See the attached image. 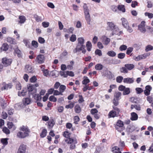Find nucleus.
I'll return each instance as SVG.
<instances>
[{"instance_id": "20e7f679", "label": "nucleus", "mask_w": 153, "mask_h": 153, "mask_svg": "<svg viewBox=\"0 0 153 153\" xmlns=\"http://www.w3.org/2000/svg\"><path fill=\"white\" fill-rule=\"evenodd\" d=\"M35 62L37 63L41 64L44 62L45 61V56L44 55L39 54L37 56L35 60Z\"/></svg>"}, {"instance_id": "052dcab7", "label": "nucleus", "mask_w": 153, "mask_h": 153, "mask_svg": "<svg viewBox=\"0 0 153 153\" xmlns=\"http://www.w3.org/2000/svg\"><path fill=\"white\" fill-rule=\"evenodd\" d=\"M54 124V122L53 120H50L48 122V125L50 128H52Z\"/></svg>"}, {"instance_id": "5fc2aeb1", "label": "nucleus", "mask_w": 153, "mask_h": 153, "mask_svg": "<svg viewBox=\"0 0 153 153\" xmlns=\"http://www.w3.org/2000/svg\"><path fill=\"white\" fill-rule=\"evenodd\" d=\"M127 49V46L125 45H122L120 47L119 49L121 51H125Z\"/></svg>"}, {"instance_id": "09e8293b", "label": "nucleus", "mask_w": 153, "mask_h": 153, "mask_svg": "<svg viewBox=\"0 0 153 153\" xmlns=\"http://www.w3.org/2000/svg\"><path fill=\"white\" fill-rule=\"evenodd\" d=\"M125 56V54L123 53H120L118 54V58L120 59H123Z\"/></svg>"}, {"instance_id": "8fccbe9b", "label": "nucleus", "mask_w": 153, "mask_h": 153, "mask_svg": "<svg viewBox=\"0 0 153 153\" xmlns=\"http://www.w3.org/2000/svg\"><path fill=\"white\" fill-rule=\"evenodd\" d=\"M70 135V133L68 131H65L64 132L63 136L67 138H69Z\"/></svg>"}, {"instance_id": "423d86ee", "label": "nucleus", "mask_w": 153, "mask_h": 153, "mask_svg": "<svg viewBox=\"0 0 153 153\" xmlns=\"http://www.w3.org/2000/svg\"><path fill=\"white\" fill-rule=\"evenodd\" d=\"M1 61L4 66H7L11 64L12 60L11 59L4 57L2 59Z\"/></svg>"}, {"instance_id": "58836bf2", "label": "nucleus", "mask_w": 153, "mask_h": 153, "mask_svg": "<svg viewBox=\"0 0 153 153\" xmlns=\"http://www.w3.org/2000/svg\"><path fill=\"white\" fill-rule=\"evenodd\" d=\"M23 101L26 105L30 104L31 100L30 98H27L24 99Z\"/></svg>"}, {"instance_id": "f704fd0d", "label": "nucleus", "mask_w": 153, "mask_h": 153, "mask_svg": "<svg viewBox=\"0 0 153 153\" xmlns=\"http://www.w3.org/2000/svg\"><path fill=\"white\" fill-rule=\"evenodd\" d=\"M107 54L109 56L114 57L116 56V53L114 51H108L107 52Z\"/></svg>"}, {"instance_id": "bb28decb", "label": "nucleus", "mask_w": 153, "mask_h": 153, "mask_svg": "<svg viewBox=\"0 0 153 153\" xmlns=\"http://www.w3.org/2000/svg\"><path fill=\"white\" fill-rule=\"evenodd\" d=\"M34 93H33V94H32L33 95L34 99L37 101L41 100L42 99V97L40 96H39L38 94H34Z\"/></svg>"}, {"instance_id": "6ab92c4d", "label": "nucleus", "mask_w": 153, "mask_h": 153, "mask_svg": "<svg viewBox=\"0 0 153 153\" xmlns=\"http://www.w3.org/2000/svg\"><path fill=\"white\" fill-rule=\"evenodd\" d=\"M27 89L30 94H33V93H35L36 90L34 89L32 85H30L27 87Z\"/></svg>"}, {"instance_id": "c756f323", "label": "nucleus", "mask_w": 153, "mask_h": 153, "mask_svg": "<svg viewBox=\"0 0 153 153\" xmlns=\"http://www.w3.org/2000/svg\"><path fill=\"white\" fill-rule=\"evenodd\" d=\"M122 95V94L119 92H116L114 94V98L119 100Z\"/></svg>"}, {"instance_id": "2f4dec72", "label": "nucleus", "mask_w": 153, "mask_h": 153, "mask_svg": "<svg viewBox=\"0 0 153 153\" xmlns=\"http://www.w3.org/2000/svg\"><path fill=\"white\" fill-rule=\"evenodd\" d=\"M130 93V89L128 88H125L123 92V95H127Z\"/></svg>"}, {"instance_id": "338daca9", "label": "nucleus", "mask_w": 153, "mask_h": 153, "mask_svg": "<svg viewBox=\"0 0 153 153\" xmlns=\"http://www.w3.org/2000/svg\"><path fill=\"white\" fill-rule=\"evenodd\" d=\"M42 26L45 28L48 27L49 25V23L48 22H43L42 23Z\"/></svg>"}, {"instance_id": "bf43d9fd", "label": "nucleus", "mask_w": 153, "mask_h": 153, "mask_svg": "<svg viewBox=\"0 0 153 153\" xmlns=\"http://www.w3.org/2000/svg\"><path fill=\"white\" fill-rule=\"evenodd\" d=\"M135 90L137 93L138 94H140L143 91V90L140 88H135Z\"/></svg>"}, {"instance_id": "13d9d810", "label": "nucleus", "mask_w": 153, "mask_h": 153, "mask_svg": "<svg viewBox=\"0 0 153 153\" xmlns=\"http://www.w3.org/2000/svg\"><path fill=\"white\" fill-rule=\"evenodd\" d=\"M116 81L117 82L120 83L123 79V78L122 76H118L116 78Z\"/></svg>"}, {"instance_id": "ddd939ff", "label": "nucleus", "mask_w": 153, "mask_h": 153, "mask_svg": "<svg viewBox=\"0 0 153 153\" xmlns=\"http://www.w3.org/2000/svg\"><path fill=\"white\" fill-rule=\"evenodd\" d=\"M145 90L144 91V94L146 96H148L150 94L152 88L150 85H147L145 87Z\"/></svg>"}, {"instance_id": "9b49d317", "label": "nucleus", "mask_w": 153, "mask_h": 153, "mask_svg": "<svg viewBox=\"0 0 153 153\" xmlns=\"http://www.w3.org/2000/svg\"><path fill=\"white\" fill-rule=\"evenodd\" d=\"M98 110L96 108L92 109L91 110V114L94 115V117L97 119L99 118V116L97 114Z\"/></svg>"}, {"instance_id": "de8ad7c7", "label": "nucleus", "mask_w": 153, "mask_h": 153, "mask_svg": "<svg viewBox=\"0 0 153 153\" xmlns=\"http://www.w3.org/2000/svg\"><path fill=\"white\" fill-rule=\"evenodd\" d=\"M49 100L50 101H52L53 102H56L57 101V99L54 96H51L49 98Z\"/></svg>"}, {"instance_id": "cd10ccee", "label": "nucleus", "mask_w": 153, "mask_h": 153, "mask_svg": "<svg viewBox=\"0 0 153 153\" xmlns=\"http://www.w3.org/2000/svg\"><path fill=\"white\" fill-rule=\"evenodd\" d=\"M117 113L116 111L112 110L108 114V115L110 117H114L116 116Z\"/></svg>"}, {"instance_id": "e2e57ef3", "label": "nucleus", "mask_w": 153, "mask_h": 153, "mask_svg": "<svg viewBox=\"0 0 153 153\" xmlns=\"http://www.w3.org/2000/svg\"><path fill=\"white\" fill-rule=\"evenodd\" d=\"M15 52L17 54V56L19 57H20L21 56V52L19 50L17 49L15 50Z\"/></svg>"}, {"instance_id": "393cba45", "label": "nucleus", "mask_w": 153, "mask_h": 153, "mask_svg": "<svg viewBox=\"0 0 153 153\" xmlns=\"http://www.w3.org/2000/svg\"><path fill=\"white\" fill-rule=\"evenodd\" d=\"M7 41L11 44H17V42L15 41V39L11 37H8L7 38Z\"/></svg>"}, {"instance_id": "0eeeda50", "label": "nucleus", "mask_w": 153, "mask_h": 153, "mask_svg": "<svg viewBox=\"0 0 153 153\" xmlns=\"http://www.w3.org/2000/svg\"><path fill=\"white\" fill-rule=\"evenodd\" d=\"M145 26V22L144 21H142L140 24L138 25V29L141 32L144 33L146 31Z\"/></svg>"}, {"instance_id": "f257e3e1", "label": "nucleus", "mask_w": 153, "mask_h": 153, "mask_svg": "<svg viewBox=\"0 0 153 153\" xmlns=\"http://www.w3.org/2000/svg\"><path fill=\"white\" fill-rule=\"evenodd\" d=\"M29 132L27 127L23 126L20 128L19 131L17 133V137L20 138H24L29 135Z\"/></svg>"}, {"instance_id": "603ef678", "label": "nucleus", "mask_w": 153, "mask_h": 153, "mask_svg": "<svg viewBox=\"0 0 153 153\" xmlns=\"http://www.w3.org/2000/svg\"><path fill=\"white\" fill-rule=\"evenodd\" d=\"M32 45L34 48H36L38 46V43L35 41H33L32 42Z\"/></svg>"}, {"instance_id": "1a4fd4ad", "label": "nucleus", "mask_w": 153, "mask_h": 153, "mask_svg": "<svg viewBox=\"0 0 153 153\" xmlns=\"http://www.w3.org/2000/svg\"><path fill=\"white\" fill-rule=\"evenodd\" d=\"M1 89L2 90H4L7 89L8 88H11L12 87V85L10 83L7 84L5 82H3L2 83L1 85Z\"/></svg>"}, {"instance_id": "6e6d98bb", "label": "nucleus", "mask_w": 153, "mask_h": 153, "mask_svg": "<svg viewBox=\"0 0 153 153\" xmlns=\"http://www.w3.org/2000/svg\"><path fill=\"white\" fill-rule=\"evenodd\" d=\"M95 54L99 56H101L102 55V53L101 51L98 49H97L95 51Z\"/></svg>"}, {"instance_id": "2eb2a0df", "label": "nucleus", "mask_w": 153, "mask_h": 153, "mask_svg": "<svg viewBox=\"0 0 153 153\" xmlns=\"http://www.w3.org/2000/svg\"><path fill=\"white\" fill-rule=\"evenodd\" d=\"M27 90L26 89H23L21 91H19L18 92V95L19 97H22L26 95Z\"/></svg>"}, {"instance_id": "412c9836", "label": "nucleus", "mask_w": 153, "mask_h": 153, "mask_svg": "<svg viewBox=\"0 0 153 153\" xmlns=\"http://www.w3.org/2000/svg\"><path fill=\"white\" fill-rule=\"evenodd\" d=\"M9 48L8 45L6 43H4L3 44L1 47V51H6Z\"/></svg>"}, {"instance_id": "f3484780", "label": "nucleus", "mask_w": 153, "mask_h": 153, "mask_svg": "<svg viewBox=\"0 0 153 153\" xmlns=\"http://www.w3.org/2000/svg\"><path fill=\"white\" fill-rule=\"evenodd\" d=\"M25 71L27 73H32L33 72V69L31 66L27 65L25 66Z\"/></svg>"}, {"instance_id": "69168bd1", "label": "nucleus", "mask_w": 153, "mask_h": 153, "mask_svg": "<svg viewBox=\"0 0 153 153\" xmlns=\"http://www.w3.org/2000/svg\"><path fill=\"white\" fill-rule=\"evenodd\" d=\"M47 6L53 9L55 7V6L51 2H48L47 4Z\"/></svg>"}, {"instance_id": "473e14b6", "label": "nucleus", "mask_w": 153, "mask_h": 153, "mask_svg": "<svg viewBox=\"0 0 153 153\" xmlns=\"http://www.w3.org/2000/svg\"><path fill=\"white\" fill-rule=\"evenodd\" d=\"M78 43L77 44L83 45L84 43V39L82 37L79 38L77 39Z\"/></svg>"}, {"instance_id": "b1692460", "label": "nucleus", "mask_w": 153, "mask_h": 153, "mask_svg": "<svg viewBox=\"0 0 153 153\" xmlns=\"http://www.w3.org/2000/svg\"><path fill=\"white\" fill-rule=\"evenodd\" d=\"M7 126L10 129H11L13 131L16 128V126L12 122H8L7 123Z\"/></svg>"}, {"instance_id": "a18cd8bd", "label": "nucleus", "mask_w": 153, "mask_h": 153, "mask_svg": "<svg viewBox=\"0 0 153 153\" xmlns=\"http://www.w3.org/2000/svg\"><path fill=\"white\" fill-rule=\"evenodd\" d=\"M153 49V47L151 45H148L147 46L146 48L145 51L146 52H148L149 51L152 50Z\"/></svg>"}, {"instance_id": "79ce46f5", "label": "nucleus", "mask_w": 153, "mask_h": 153, "mask_svg": "<svg viewBox=\"0 0 153 153\" xmlns=\"http://www.w3.org/2000/svg\"><path fill=\"white\" fill-rule=\"evenodd\" d=\"M80 120L78 116H75L74 117V123L77 124Z\"/></svg>"}, {"instance_id": "4d7b16f0", "label": "nucleus", "mask_w": 153, "mask_h": 153, "mask_svg": "<svg viewBox=\"0 0 153 153\" xmlns=\"http://www.w3.org/2000/svg\"><path fill=\"white\" fill-rule=\"evenodd\" d=\"M7 140V139L6 138L2 139L1 140V142L4 146L7 145V144L8 142Z\"/></svg>"}, {"instance_id": "680f3d73", "label": "nucleus", "mask_w": 153, "mask_h": 153, "mask_svg": "<svg viewBox=\"0 0 153 153\" xmlns=\"http://www.w3.org/2000/svg\"><path fill=\"white\" fill-rule=\"evenodd\" d=\"M38 42L41 44H43L45 42V40L42 37H40L38 38Z\"/></svg>"}, {"instance_id": "a211bd4d", "label": "nucleus", "mask_w": 153, "mask_h": 153, "mask_svg": "<svg viewBox=\"0 0 153 153\" xmlns=\"http://www.w3.org/2000/svg\"><path fill=\"white\" fill-rule=\"evenodd\" d=\"M25 105V104L23 102H21L18 104H16L15 105V107L17 108V109H20L24 107Z\"/></svg>"}, {"instance_id": "774afa93", "label": "nucleus", "mask_w": 153, "mask_h": 153, "mask_svg": "<svg viewBox=\"0 0 153 153\" xmlns=\"http://www.w3.org/2000/svg\"><path fill=\"white\" fill-rule=\"evenodd\" d=\"M110 41V39L109 38H107L105 40V41L103 43L105 45H107L109 44Z\"/></svg>"}, {"instance_id": "a878e982", "label": "nucleus", "mask_w": 153, "mask_h": 153, "mask_svg": "<svg viewBox=\"0 0 153 153\" xmlns=\"http://www.w3.org/2000/svg\"><path fill=\"white\" fill-rule=\"evenodd\" d=\"M19 19V23L20 24L24 23L26 20L25 17L24 16H20Z\"/></svg>"}, {"instance_id": "c85d7f7f", "label": "nucleus", "mask_w": 153, "mask_h": 153, "mask_svg": "<svg viewBox=\"0 0 153 153\" xmlns=\"http://www.w3.org/2000/svg\"><path fill=\"white\" fill-rule=\"evenodd\" d=\"M117 8L119 10L123 12L124 13L125 12V6L123 5H119Z\"/></svg>"}, {"instance_id": "7ed1b4c3", "label": "nucleus", "mask_w": 153, "mask_h": 153, "mask_svg": "<svg viewBox=\"0 0 153 153\" xmlns=\"http://www.w3.org/2000/svg\"><path fill=\"white\" fill-rule=\"evenodd\" d=\"M107 25L110 29L113 30V33L114 34L119 36L123 33V31H120L119 33H117L116 32V30H119V28L113 23L108 22L107 23Z\"/></svg>"}, {"instance_id": "864d4df0", "label": "nucleus", "mask_w": 153, "mask_h": 153, "mask_svg": "<svg viewBox=\"0 0 153 153\" xmlns=\"http://www.w3.org/2000/svg\"><path fill=\"white\" fill-rule=\"evenodd\" d=\"M74 103L71 102L69 104L66 105L65 108L67 109L72 108L74 107Z\"/></svg>"}, {"instance_id": "6e6552de", "label": "nucleus", "mask_w": 153, "mask_h": 153, "mask_svg": "<svg viewBox=\"0 0 153 153\" xmlns=\"http://www.w3.org/2000/svg\"><path fill=\"white\" fill-rule=\"evenodd\" d=\"M102 76L107 77L109 79H112L114 78V75L109 71H106L105 73L102 75Z\"/></svg>"}, {"instance_id": "4468645a", "label": "nucleus", "mask_w": 153, "mask_h": 153, "mask_svg": "<svg viewBox=\"0 0 153 153\" xmlns=\"http://www.w3.org/2000/svg\"><path fill=\"white\" fill-rule=\"evenodd\" d=\"M123 82L125 83L131 84L134 82V79L133 78H127L123 79Z\"/></svg>"}, {"instance_id": "9d476101", "label": "nucleus", "mask_w": 153, "mask_h": 153, "mask_svg": "<svg viewBox=\"0 0 153 153\" xmlns=\"http://www.w3.org/2000/svg\"><path fill=\"white\" fill-rule=\"evenodd\" d=\"M85 48V46L84 45H80V44H77L76 48L74 49V52L76 53L78 52H79L83 49Z\"/></svg>"}, {"instance_id": "dca6fc26", "label": "nucleus", "mask_w": 153, "mask_h": 153, "mask_svg": "<svg viewBox=\"0 0 153 153\" xmlns=\"http://www.w3.org/2000/svg\"><path fill=\"white\" fill-rule=\"evenodd\" d=\"M65 141L68 144H71L73 143H74V144H76L77 143V141L76 140H73V139L70 138L65 139Z\"/></svg>"}, {"instance_id": "4c0bfd02", "label": "nucleus", "mask_w": 153, "mask_h": 153, "mask_svg": "<svg viewBox=\"0 0 153 153\" xmlns=\"http://www.w3.org/2000/svg\"><path fill=\"white\" fill-rule=\"evenodd\" d=\"M74 108L75 111L76 113H79L81 112V108L79 105H76Z\"/></svg>"}, {"instance_id": "f03ea898", "label": "nucleus", "mask_w": 153, "mask_h": 153, "mask_svg": "<svg viewBox=\"0 0 153 153\" xmlns=\"http://www.w3.org/2000/svg\"><path fill=\"white\" fill-rule=\"evenodd\" d=\"M85 19L88 24L91 23L90 16L89 13V10L86 4H84L83 6Z\"/></svg>"}, {"instance_id": "39448f33", "label": "nucleus", "mask_w": 153, "mask_h": 153, "mask_svg": "<svg viewBox=\"0 0 153 153\" xmlns=\"http://www.w3.org/2000/svg\"><path fill=\"white\" fill-rule=\"evenodd\" d=\"M123 126V122L121 120H118L117 123V124L115 126V127L116 130L118 131L121 132L122 131V127Z\"/></svg>"}, {"instance_id": "e433bc0d", "label": "nucleus", "mask_w": 153, "mask_h": 153, "mask_svg": "<svg viewBox=\"0 0 153 153\" xmlns=\"http://www.w3.org/2000/svg\"><path fill=\"white\" fill-rule=\"evenodd\" d=\"M131 109H133L135 108L136 110L140 111V107L139 105H131Z\"/></svg>"}, {"instance_id": "5701e85b", "label": "nucleus", "mask_w": 153, "mask_h": 153, "mask_svg": "<svg viewBox=\"0 0 153 153\" xmlns=\"http://www.w3.org/2000/svg\"><path fill=\"white\" fill-rule=\"evenodd\" d=\"M103 68V65L100 63L97 64L95 66V69L98 71H100L102 70Z\"/></svg>"}, {"instance_id": "0e129e2a", "label": "nucleus", "mask_w": 153, "mask_h": 153, "mask_svg": "<svg viewBox=\"0 0 153 153\" xmlns=\"http://www.w3.org/2000/svg\"><path fill=\"white\" fill-rule=\"evenodd\" d=\"M133 48L132 47H129L127 49L126 51V53L129 55L133 51Z\"/></svg>"}, {"instance_id": "7c9ffc66", "label": "nucleus", "mask_w": 153, "mask_h": 153, "mask_svg": "<svg viewBox=\"0 0 153 153\" xmlns=\"http://www.w3.org/2000/svg\"><path fill=\"white\" fill-rule=\"evenodd\" d=\"M83 80L82 81V84L86 85L90 82V80L88 77L86 76L83 77Z\"/></svg>"}, {"instance_id": "c03bdc74", "label": "nucleus", "mask_w": 153, "mask_h": 153, "mask_svg": "<svg viewBox=\"0 0 153 153\" xmlns=\"http://www.w3.org/2000/svg\"><path fill=\"white\" fill-rule=\"evenodd\" d=\"M145 16H148L149 19H152L153 18V14L149 12H146L144 13Z\"/></svg>"}, {"instance_id": "a19ab883", "label": "nucleus", "mask_w": 153, "mask_h": 153, "mask_svg": "<svg viewBox=\"0 0 153 153\" xmlns=\"http://www.w3.org/2000/svg\"><path fill=\"white\" fill-rule=\"evenodd\" d=\"M60 74L62 76L64 77H67L68 76L67 71H60Z\"/></svg>"}, {"instance_id": "37998d69", "label": "nucleus", "mask_w": 153, "mask_h": 153, "mask_svg": "<svg viewBox=\"0 0 153 153\" xmlns=\"http://www.w3.org/2000/svg\"><path fill=\"white\" fill-rule=\"evenodd\" d=\"M66 86L65 85H61L60 86L59 88V91L61 93H62L64 92L66 89Z\"/></svg>"}, {"instance_id": "f8f14e48", "label": "nucleus", "mask_w": 153, "mask_h": 153, "mask_svg": "<svg viewBox=\"0 0 153 153\" xmlns=\"http://www.w3.org/2000/svg\"><path fill=\"white\" fill-rule=\"evenodd\" d=\"M26 149V145L24 144L21 145L19 148L17 153H25Z\"/></svg>"}, {"instance_id": "c9c22d12", "label": "nucleus", "mask_w": 153, "mask_h": 153, "mask_svg": "<svg viewBox=\"0 0 153 153\" xmlns=\"http://www.w3.org/2000/svg\"><path fill=\"white\" fill-rule=\"evenodd\" d=\"M47 133V131L46 129H44L42 130V132L40 134V136L42 138L45 137Z\"/></svg>"}, {"instance_id": "49530a36", "label": "nucleus", "mask_w": 153, "mask_h": 153, "mask_svg": "<svg viewBox=\"0 0 153 153\" xmlns=\"http://www.w3.org/2000/svg\"><path fill=\"white\" fill-rule=\"evenodd\" d=\"M76 40V37L75 35H72L70 38V40L72 42H74Z\"/></svg>"}, {"instance_id": "72a5a7b5", "label": "nucleus", "mask_w": 153, "mask_h": 153, "mask_svg": "<svg viewBox=\"0 0 153 153\" xmlns=\"http://www.w3.org/2000/svg\"><path fill=\"white\" fill-rule=\"evenodd\" d=\"M86 46L87 50L89 51H90L92 47L91 42H90L88 41L86 43Z\"/></svg>"}, {"instance_id": "ea45409f", "label": "nucleus", "mask_w": 153, "mask_h": 153, "mask_svg": "<svg viewBox=\"0 0 153 153\" xmlns=\"http://www.w3.org/2000/svg\"><path fill=\"white\" fill-rule=\"evenodd\" d=\"M126 67L129 70H131L134 67V65L132 64H127L125 65Z\"/></svg>"}, {"instance_id": "3c124183", "label": "nucleus", "mask_w": 153, "mask_h": 153, "mask_svg": "<svg viewBox=\"0 0 153 153\" xmlns=\"http://www.w3.org/2000/svg\"><path fill=\"white\" fill-rule=\"evenodd\" d=\"M2 131L3 132L6 134H9L10 133L9 130L6 127H4L3 128Z\"/></svg>"}, {"instance_id": "aec40b11", "label": "nucleus", "mask_w": 153, "mask_h": 153, "mask_svg": "<svg viewBox=\"0 0 153 153\" xmlns=\"http://www.w3.org/2000/svg\"><path fill=\"white\" fill-rule=\"evenodd\" d=\"M123 25L126 28H127L128 26V23L127 20L124 18L121 19Z\"/></svg>"}, {"instance_id": "4be33fe9", "label": "nucleus", "mask_w": 153, "mask_h": 153, "mask_svg": "<svg viewBox=\"0 0 153 153\" xmlns=\"http://www.w3.org/2000/svg\"><path fill=\"white\" fill-rule=\"evenodd\" d=\"M131 119L132 120H137L138 118V115L135 112H132L131 114Z\"/></svg>"}]
</instances>
